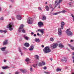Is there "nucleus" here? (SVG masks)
Wrapping results in <instances>:
<instances>
[{"instance_id": "f257e3e1", "label": "nucleus", "mask_w": 74, "mask_h": 74, "mask_svg": "<svg viewBox=\"0 0 74 74\" xmlns=\"http://www.w3.org/2000/svg\"><path fill=\"white\" fill-rule=\"evenodd\" d=\"M51 50L49 49V47H46L43 49V52L45 53H47L48 52H51Z\"/></svg>"}, {"instance_id": "f03ea898", "label": "nucleus", "mask_w": 74, "mask_h": 74, "mask_svg": "<svg viewBox=\"0 0 74 74\" xmlns=\"http://www.w3.org/2000/svg\"><path fill=\"white\" fill-rule=\"evenodd\" d=\"M8 28H9V30L12 31L13 30V27H14V24L12 23H10L9 24V25H7Z\"/></svg>"}, {"instance_id": "7ed1b4c3", "label": "nucleus", "mask_w": 74, "mask_h": 74, "mask_svg": "<svg viewBox=\"0 0 74 74\" xmlns=\"http://www.w3.org/2000/svg\"><path fill=\"white\" fill-rule=\"evenodd\" d=\"M66 34L68 36H71L73 34V32L70 31V29H67L66 31Z\"/></svg>"}, {"instance_id": "20e7f679", "label": "nucleus", "mask_w": 74, "mask_h": 74, "mask_svg": "<svg viewBox=\"0 0 74 74\" xmlns=\"http://www.w3.org/2000/svg\"><path fill=\"white\" fill-rule=\"evenodd\" d=\"M62 0H59L58 2V0H56L55 1V4H56V5L55 6V8H56L58 5L59 3H60L62 1ZM56 4V3H57Z\"/></svg>"}, {"instance_id": "39448f33", "label": "nucleus", "mask_w": 74, "mask_h": 74, "mask_svg": "<svg viewBox=\"0 0 74 74\" xmlns=\"http://www.w3.org/2000/svg\"><path fill=\"white\" fill-rule=\"evenodd\" d=\"M33 20L32 18H29L27 20V22L29 24H32Z\"/></svg>"}, {"instance_id": "423d86ee", "label": "nucleus", "mask_w": 74, "mask_h": 74, "mask_svg": "<svg viewBox=\"0 0 74 74\" xmlns=\"http://www.w3.org/2000/svg\"><path fill=\"white\" fill-rule=\"evenodd\" d=\"M38 25L39 27H42V26H44V23L41 22V21H40L38 22Z\"/></svg>"}, {"instance_id": "0eeeda50", "label": "nucleus", "mask_w": 74, "mask_h": 74, "mask_svg": "<svg viewBox=\"0 0 74 74\" xmlns=\"http://www.w3.org/2000/svg\"><path fill=\"white\" fill-rule=\"evenodd\" d=\"M23 24H21L20 26V27H19L18 30V31L19 32H21L22 31V29L23 28Z\"/></svg>"}, {"instance_id": "6e6552de", "label": "nucleus", "mask_w": 74, "mask_h": 74, "mask_svg": "<svg viewBox=\"0 0 74 74\" xmlns=\"http://www.w3.org/2000/svg\"><path fill=\"white\" fill-rule=\"evenodd\" d=\"M58 34L59 36H61L62 34V30L60 28H59L58 29Z\"/></svg>"}, {"instance_id": "1a4fd4ad", "label": "nucleus", "mask_w": 74, "mask_h": 74, "mask_svg": "<svg viewBox=\"0 0 74 74\" xmlns=\"http://www.w3.org/2000/svg\"><path fill=\"white\" fill-rule=\"evenodd\" d=\"M57 47L58 44L55 43H53L51 46V47H53V48L54 49L56 48H57Z\"/></svg>"}, {"instance_id": "9d476101", "label": "nucleus", "mask_w": 74, "mask_h": 74, "mask_svg": "<svg viewBox=\"0 0 74 74\" xmlns=\"http://www.w3.org/2000/svg\"><path fill=\"white\" fill-rule=\"evenodd\" d=\"M64 25V23L63 22H61V29H63V27Z\"/></svg>"}, {"instance_id": "9b49d317", "label": "nucleus", "mask_w": 74, "mask_h": 74, "mask_svg": "<svg viewBox=\"0 0 74 74\" xmlns=\"http://www.w3.org/2000/svg\"><path fill=\"white\" fill-rule=\"evenodd\" d=\"M8 44V40H5L3 42V45H7Z\"/></svg>"}, {"instance_id": "f8f14e48", "label": "nucleus", "mask_w": 74, "mask_h": 74, "mask_svg": "<svg viewBox=\"0 0 74 74\" xmlns=\"http://www.w3.org/2000/svg\"><path fill=\"white\" fill-rule=\"evenodd\" d=\"M20 71L22 72V73H26V72H27V70L25 69L23 70L22 69H20Z\"/></svg>"}, {"instance_id": "ddd939ff", "label": "nucleus", "mask_w": 74, "mask_h": 74, "mask_svg": "<svg viewBox=\"0 0 74 74\" xmlns=\"http://www.w3.org/2000/svg\"><path fill=\"white\" fill-rule=\"evenodd\" d=\"M16 18L18 20H21V19H22V17L21 15H17V16Z\"/></svg>"}, {"instance_id": "4468645a", "label": "nucleus", "mask_w": 74, "mask_h": 74, "mask_svg": "<svg viewBox=\"0 0 74 74\" xmlns=\"http://www.w3.org/2000/svg\"><path fill=\"white\" fill-rule=\"evenodd\" d=\"M24 45L26 47H29V44L27 42L25 43L24 44Z\"/></svg>"}, {"instance_id": "2eb2a0df", "label": "nucleus", "mask_w": 74, "mask_h": 74, "mask_svg": "<svg viewBox=\"0 0 74 74\" xmlns=\"http://www.w3.org/2000/svg\"><path fill=\"white\" fill-rule=\"evenodd\" d=\"M35 41H36V42H40V39L37 38H36L35 39Z\"/></svg>"}, {"instance_id": "dca6fc26", "label": "nucleus", "mask_w": 74, "mask_h": 74, "mask_svg": "<svg viewBox=\"0 0 74 74\" xmlns=\"http://www.w3.org/2000/svg\"><path fill=\"white\" fill-rule=\"evenodd\" d=\"M34 49V46H33V45H32L31 46V48L29 49V51H32Z\"/></svg>"}, {"instance_id": "f3484780", "label": "nucleus", "mask_w": 74, "mask_h": 74, "mask_svg": "<svg viewBox=\"0 0 74 74\" xmlns=\"http://www.w3.org/2000/svg\"><path fill=\"white\" fill-rule=\"evenodd\" d=\"M46 19H47L46 16H43L42 17V20L44 21L45 20H46Z\"/></svg>"}, {"instance_id": "a211bd4d", "label": "nucleus", "mask_w": 74, "mask_h": 74, "mask_svg": "<svg viewBox=\"0 0 74 74\" xmlns=\"http://www.w3.org/2000/svg\"><path fill=\"white\" fill-rule=\"evenodd\" d=\"M45 9L46 10H47V11H49V7L48 6H46L45 7Z\"/></svg>"}, {"instance_id": "6ab92c4d", "label": "nucleus", "mask_w": 74, "mask_h": 74, "mask_svg": "<svg viewBox=\"0 0 74 74\" xmlns=\"http://www.w3.org/2000/svg\"><path fill=\"white\" fill-rule=\"evenodd\" d=\"M2 69L3 70H5V69H8V66H3L2 67Z\"/></svg>"}, {"instance_id": "aec40b11", "label": "nucleus", "mask_w": 74, "mask_h": 74, "mask_svg": "<svg viewBox=\"0 0 74 74\" xmlns=\"http://www.w3.org/2000/svg\"><path fill=\"white\" fill-rule=\"evenodd\" d=\"M6 48V47H2L1 48V49L2 51H4L5 50V49Z\"/></svg>"}, {"instance_id": "412c9836", "label": "nucleus", "mask_w": 74, "mask_h": 74, "mask_svg": "<svg viewBox=\"0 0 74 74\" xmlns=\"http://www.w3.org/2000/svg\"><path fill=\"white\" fill-rule=\"evenodd\" d=\"M69 46L70 47L71 49H72V50H73V51H74V47H73L71 45H69Z\"/></svg>"}, {"instance_id": "4be33fe9", "label": "nucleus", "mask_w": 74, "mask_h": 74, "mask_svg": "<svg viewBox=\"0 0 74 74\" xmlns=\"http://www.w3.org/2000/svg\"><path fill=\"white\" fill-rule=\"evenodd\" d=\"M35 58L36 59H38V60H39V58H39V57L38 56V55H36L35 56Z\"/></svg>"}, {"instance_id": "5701e85b", "label": "nucleus", "mask_w": 74, "mask_h": 74, "mask_svg": "<svg viewBox=\"0 0 74 74\" xmlns=\"http://www.w3.org/2000/svg\"><path fill=\"white\" fill-rule=\"evenodd\" d=\"M25 60L26 62H29V61H30V60L29 58H27Z\"/></svg>"}, {"instance_id": "b1692460", "label": "nucleus", "mask_w": 74, "mask_h": 74, "mask_svg": "<svg viewBox=\"0 0 74 74\" xmlns=\"http://www.w3.org/2000/svg\"><path fill=\"white\" fill-rule=\"evenodd\" d=\"M59 47H60V48H63L64 47V46H63V45L62 44H59Z\"/></svg>"}, {"instance_id": "393cba45", "label": "nucleus", "mask_w": 74, "mask_h": 74, "mask_svg": "<svg viewBox=\"0 0 74 74\" xmlns=\"http://www.w3.org/2000/svg\"><path fill=\"white\" fill-rule=\"evenodd\" d=\"M56 71H57V72L61 71V69H59V68H58L56 69Z\"/></svg>"}, {"instance_id": "a878e982", "label": "nucleus", "mask_w": 74, "mask_h": 74, "mask_svg": "<svg viewBox=\"0 0 74 74\" xmlns=\"http://www.w3.org/2000/svg\"><path fill=\"white\" fill-rule=\"evenodd\" d=\"M60 12H58L57 13H54L53 14V15H58V14H60Z\"/></svg>"}, {"instance_id": "bb28decb", "label": "nucleus", "mask_w": 74, "mask_h": 74, "mask_svg": "<svg viewBox=\"0 0 74 74\" xmlns=\"http://www.w3.org/2000/svg\"><path fill=\"white\" fill-rule=\"evenodd\" d=\"M39 66H42V64L41 62H39L38 64Z\"/></svg>"}, {"instance_id": "cd10ccee", "label": "nucleus", "mask_w": 74, "mask_h": 74, "mask_svg": "<svg viewBox=\"0 0 74 74\" xmlns=\"http://www.w3.org/2000/svg\"><path fill=\"white\" fill-rule=\"evenodd\" d=\"M24 38H25V40H28L29 39V37H28L27 36L24 37Z\"/></svg>"}, {"instance_id": "c85d7f7f", "label": "nucleus", "mask_w": 74, "mask_h": 74, "mask_svg": "<svg viewBox=\"0 0 74 74\" xmlns=\"http://www.w3.org/2000/svg\"><path fill=\"white\" fill-rule=\"evenodd\" d=\"M66 12V11L65 10H62L61 12H60H60H62V13H65Z\"/></svg>"}, {"instance_id": "c756f323", "label": "nucleus", "mask_w": 74, "mask_h": 74, "mask_svg": "<svg viewBox=\"0 0 74 74\" xmlns=\"http://www.w3.org/2000/svg\"><path fill=\"white\" fill-rule=\"evenodd\" d=\"M42 65H45V62L43 61L42 62Z\"/></svg>"}, {"instance_id": "7c9ffc66", "label": "nucleus", "mask_w": 74, "mask_h": 74, "mask_svg": "<svg viewBox=\"0 0 74 74\" xmlns=\"http://www.w3.org/2000/svg\"><path fill=\"white\" fill-rule=\"evenodd\" d=\"M50 40L51 41H54L53 38H51Z\"/></svg>"}, {"instance_id": "2f4dec72", "label": "nucleus", "mask_w": 74, "mask_h": 74, "mask_svg": "<svg viewBox=\"0 0 74 74\" xmlns=\"http://www.w3.org/2000/svg\"><path fill=\"white\" fill-rule=\"evenodd\" d=\"M63 58L64 62H67V59H66V58L65 57H64Z\"/></svg>"}, {"instance_id": "473e14b6", "label": "nucleus", "mask_w": 74, "mask_h": 74, "mask_svg": "<svg viewBox=\"0 0 74 74\" xmlns=\"http://www.w3.org/2000/svg\"><path fill=\"white\" fill-rule=\"evenodd\" d=\"M37 66V64H36V65H33V67H34L35 68H36V66Z\"/></svg>"}, {"instance_id": "72a5a7b5", "label": "nucleus", "mask_w": 74, "mask_h": 74, "mask_svg": "<svg viewBox=\"0 0 74 74\" xmlns=\"http://www.w3.org/2000/svg\"><path fill=\"white\" fill-rule=\"evenodd\" d=\"M45 73V74H50V73L47 71H45L44 72Z\"/></svg>"}, {"instance_id": "f704fd0d", "label": "nucleus", "mask_w": 74, "mask_h": 74, "mask_svg": "<svg viewBox=\"0 0 74 74\" xmlns=\"http://www.w3.org/2000/svg\"><path fill=\"white\" fill-rule=\"evenodd\" d=\"M3 17H2L1 18H0V20L1 21L3 20Z\"/></svg>"}, {"instance_id": "c9c22d12", "label": "nucleus", "mask_w": 74, "mask_h": 74, "mask_svg": "<svg viewBox=\"0 0 74 74\" xmlns=\"http://www.w3.org/2000/svg\"><path fill=\"white\" fill-rule=\"evenodd\" d=\"M30 71H33V69L32 68V67H31L30 69Z\"/></svg>"}, {"instance_id": "e433bc0d", "label": "nucleus", "mask_w": 74, "mask_h": 74, "mask_svg": "<svg viewBox=\"0 0 74 74\" xmlns=\"http://www.w3.org/2000/svg\"><path fill=\"white\" fill-rule=\"evenodd\" d=\"M39 10H42V9L40 7H39L38 8Z\"/></svg>"}, {"instance_id": "4c0bfd02", "label": "nucleus", "mask_w": 74, "mask_h": 74, "mask_svg": "<svg viewBox=\"0 0 74 74\" xmlns=\"http://www.w3.org/2000/svg\"><path fill=\"white\" fill-rule=\"evenodd\" d=\"M22 32L23 33H25V30L24 29H23L22 30Z\"/></svg>"}, {"instance_id": "58836bf2", "label": "nucleus", "mask_w": 74, "mask_h": 74, "mask_svg": "<svg viewBox=\"0 0 74 74\" xmlns=\"http://www.w3.org/2000/svg\"><path fill=\"white\" fill-rule=\"evenodd\" d=\"M40 32L42 33V34H44V32H43V31L41 30Z\"/></svg>"}, {"instance_id": "ea45409f", "label": "nucleus", "mask_w": 74, "mask_h": 74, "mask_svg": "<svg viewBox=\"0 0 74 74\" xmlns=\"http://www.w3.org/2000/svg\"><path fill=\"white\" fill-rule=\"evenodd\" d=\"M3 32L4 33H7V31H3Z\"/></svg>"}, {"instance_id": "a19ab883", "label": "nucleus", "mask_w": 74, "mask_h": 74, "mask_svg": "<svg viewBox=\"0 0 74 74\" xmlns=\"http://www.w3.org/2000/svg\"><path fill=\"white\" fill-rule=\"evenodd\" d=\"M18 49L19 50V51L20 52H21V49L20 47H18Z\"/></svg>"}, {"instance_id": "79ce46f5", "label": "nucleus", "mask_w": 74, "mask_h": 74, "mask_svg": "<svg viewBox=\"0 0 74 74\" xmlns=\"http://www.w3.org/2000/svg\"><path fill=\"white\" fill-rule=\"evenodd\" d=\"M43 69L44 70H46L47 69V67L46 66H44Z\"/></svg>"}, {"instance_id": "37998d69", "label": "nucleus", "mask_w": 74, "mask_h": 74, "mask_svg": "<svg viewBox=\"0 0 74 74\" xmlns=\"http://www.w3.org/2000/svg\"><path fill=\"white\" fill-rule=\"evenodd\" d=\"M19 73V72H16L15 73V74H18Z\"/></svg>"}, {"instance_id": "c03bdc74", "label": "nucleus", "mask_w": 74, "mask_h": 74, "mask_svg": "<svg viewBox=\"0 0 74 74\" xmlns=\"http://www.w3.org/2000/svg\"><path fill=\"white\" fill-rule=\"evenodd\" d=\"M49 7H50L51 8H52V5H49Z\"/></svg>"}, {"instance_id": "a18cd8bd", "label": "nucleus", "mask_w": 74, "mask_h": 74, "mask_svg": "<svg viewBox=\"0 0 74 74\" xmlns=\"http://www.w3.org/2000/svg\"><path fill=\"white\" fill-rule=\"evenodd\" d=\"M0 32H1V33H3V31L2 30H0Z\"/></svg>"}, {"instance_id": "49530a36", "label": "nucleus", "mask_w": 74, "mask_h": 74, "mask_svg": "<svg viewBox=\"0 0 74 74\" xmlns=\"http://www.w3.org/2000/svg\"><path fill=\"white\" fill-rule=\"evenodd\" d=\"M61 60L62 62H64V59H61Z\"/></svg>"}, {"instance_id": "de8ad7c7", "label": "nucleus", "mask_w": 74, "mask_h": 74, "mask_svg": "<svg viewBox=\"0 0 74 74\" xmlns=\"http://www.w3.org/2000/svg\"><path fill=\"white\" fill-rule=\"evenodd\" d=\"M10 1L13 3V2H14V0H10Z\"/></svg>"}, {"instance_id": "09e8293b", "label": "nucleus", "mask_w": 74, "mask_h": 74, "mask_svg": "<svg viewBox=\"0 0 74 74\" xmlns=\"http://www.w3.org/2000/svg\"><path fill=\"white\" fill-rule=\"evenodd\" d=\"M34 37H36V34H34Z\"/></svg>"}, {"instance_id": "8fccbe9b", "label": "nucleus", "mask_w": 74, "mask_h": 74, "mask_svg": "<svg viewBox=\"0 0 74 74\" xmlns=\"http://www.w3.org/2000/svg\"><path fill=\"white\" fill-rule=\"evenodd\" d=\"M31 34H32V35H33V34H34V32H31Z\"/></svg>"}, {"instance_id": "3c124183", "label": "nucleus", "mask_w": 74, "mask_h": 74, "mask_svg": "<svg viewBox=\"0 0 74 74\" xmlns=\"http://www.w3.org/2000/svg\"><path fill=\"white\" fill-rule=\"evenodd\" d=\"M38 31H39V32H41V30H40V29H38Z\"/></svg>"}, {"instance_id": "603ef678", "label": "nucleus", "mask_w": 74, "mask_h": 74, "mask_svg": "<svg viewBox=\"0 0 74 74\" xmlns=\"http://www.w3.org/2000/svg\"><path fill=\"white\" fill-rule=\"evenodd\" d=\"M42 48H44V45H42Z\"/></svg>"}, {"instance_id": "864d4df0", "label": "nucleus", "mask_w": 74, "mask_h": 74, "mask_svg": "<svg viewBox=\"0 0 74 74\" xmlns=\"http://www.w3.org/2000/svg\"><path fill=\"white\" fill-rule=\"evenodd\" d=\"M74 41V40H71V42H73Z\"/></svg>"}, {"instance_id": "5fc2aeb1", "label": "nucleus", "mask_w": 74, "mask_h": 74, "mask_svg": "<svg viewBox=\"0 0 74 74\" xmlns=\"http://www.w3.org/2000/svg\"><path fill=\"white\" fill-rule=\"evenodd\" d=\"M0 74H4V73L2 72L1 73H0Z\"/></svg>"}, {"instance_id": "6e6d98bb", "label": "nucleus", "mask_w": 74, "mask_h": 74, "mask_svg": "<svg viewBox=\"0 0 74 74\" xmlns=\"http://www.w3.org/2000/svg\"><path fill=\"white\" fill-rule=\"evenodd\" d=\"M73 21L74 22V16H73Z\"/></svg>"}, {"instance_id": "4d7b16f0", "label": "nucleus", "mask_w": 74, "mask_h": 74, "mask_svg": "<svg viewBox=\"0 0 74 74\" xmlns=\"http://www.w3.org/2000/svg\"><path fill=\"white\" fill-rule=\"evenodd\" d=\"M4 62H6V60H4Z\"/></svg>"}, {"instance_id": "13d9d810", "label": "nucleus", "mask_w": 74, "mask_h": 74, "mask_svg": "<svg viewBox=\"0 0 74 74\" xmlns=\"http://www.w3.org/2000/svg\"><path fill=\"white\" fill-rule=\"evenodd\" d=\"M50 60H51V61H52V58H50Z\"/></svg>"}, {"instance_id": "bf43d9fd", "label": "nucleus", "mask_w": 74, "mask_h": 74, "mask_svg": "<svg viewBox=\"0 0 74 74\" xmlns=\"http://www.w3.org/2000/svg\"><path fill=\"white\" fill-rule=\"evenodd\" d=\"M37 35L38 36H40V34L39 33L37 34Z\"/></svg>"}, {"instance_id": "052dcab7", "label": "nucleus", "mask_w": 74, "mask_h": 74, "mask_svg": "<svg viewBox=\"0 0 74 74\" xmlns=\"http://www.w3.org/2000/svg\"><path fill=\"white\" fill-rule=\"evenodd\" d=\"M71 2L69 3V5H71Z\"/></svg>"}, {"instance_id": "680f3d73", "label": "nucleus", "mask_w": 74, "mask_h": 74, "mask_svg": "<svg viewBox=\"0 0 74 74\" xmlns=\"http://www.w3.org/2000/svg\"><path fill=\"white\" fill-rule=\"evenodd\" d=\"M71 16H72V17H73V16H73V15L72 14H71Z\"/></svg>"}, {"instance_id": "e2e57ef3", "label": "nucleus", "mask_w": 74, "mask_h": 74, "mask_svg": "<svg viewBox=\"0 0 74 74\" xmlns=\"http://www.w3.org/2000/svg\"><path fill=\"white\" fill-rule=\"evenodd\" d=\"M73 59H74V56H73V57H72Z\"/></svg>"}, {"instance_id": "0e129e2a", "label": "nucleus", "mask_w": 74, "mask_h": 74, "mask_svg": "<svg viewBox=\"0 0 74 74\" xmlns=\"http://www.w3.org/2000/svg\"><path fill=\"white\" fill-rule=\"evenodd\" d=\"M47 2H46V3H45L46 4H47Z\"/></svg>"}, {"instance_id": "69168bd1", "label": "nucleus", "mask_w": 74, "mask_h": 74, "mask_svg": "<svg viewBox=\"0 0 74 74\" xmlns=\"http://www.w3.org/2000/svg\"><path fill=\"white\" fill-rule=\"evenodd\" d=\"M12 19L13 20H14V18H12Z\"/></svg>"}, {"instance_id": "338daca9", "label": "nucleus", "mask_w": 74, "mask_h": 74, "mask_svg": "<svg viewBox=\"0 0 74 74\" xmlns=\"http://www.w3.org/2000/svg\"><path fill=\"white\" fill-rule=\"evenodd\" d=\"M73 63H74V59L73 60Z\"/></svg>"}, {"instance_id": "774afa93", "label": "nucleus", "mask_w": 74, "mask_h": 74, "mask_svg": "<svg viewBox=\"0 0 74 74\" xmlns=\"http://www.w3.org/2000/svg\"><path fill=\"white\" fill-rule=\"evenodd\" d=\"M72 74H74V73H72Z\"/></svg>"}]
</instances>
